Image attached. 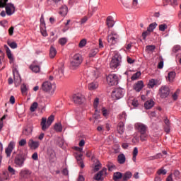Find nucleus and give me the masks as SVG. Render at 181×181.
<instances>
[{
  "mask_svg": "<svg viewBox=\"0 0 181 181\" xmlns=\"http://www.w3.org/2000/svg\"><path fill=\"white\" fill-rule=\"evenodd\" d=\"M83 64V55L81 54H75L70 59V67L71 70H77Z\"/></svg>",
  "mask_w": 181,
  "mask_h": 181,
  "instance_id": "1",
  "label": "nucleus"
},
{
  "mask_svg": "<svg viewBox=\"0 0 181 181\" xmlns=\"http://www.w3.org/2000/svg\"><path fill=\"white\" fill-rule=\"evenodd\" d=\"M122 63V56L118 52H115V55L110 63V66L112 70H115L121 67V64Z\"/></svg>",
  "mask_w": 181,
  "mask_h": 181,
  "instance_id": "2",
  "label": "nucleus"
},
{
  "mask_svg": "<svg viewBox=\"0 0 181 181\" xmlns=\"http://www.w3.org/2000/svg\"><path fill=\"white\" fill-rule=\"evenodd\" d=\"M8 0H0V8H6V13L8 16L13 15L16 8L12 3H8Z\"/></svg>",
  "mask_w": 181,
  "mask_h": 181,
  "instance_id": "3",
  "label": "nucleus"
},
{
  "mask_svg": "<svg viewBox=\"0 0 181 181\" xmlns=\"http://www.w3.org/2000/svg\"><path fill=\"white\" fill-rule=\"evenodd\" d=\"M25 160H26V156L22 152L18 153L14 158V163L18 168H23Z\"/></svg>",
  "mask_w": 181,
  "mask_h": 181,
  "instance_id": "4",
  "label": "nucleus"
},
{
  "mask_svg": "<svg viewBox=\"0 0 181 181\" xmlns=\"http://www.w3.org/2000/svg\"><path fill=\"white\" fill-rule=\"evenodd\" d=\"M54 121V115L49 116L48 119H46L45 117H42L40 123L42 129L43 131H47V129H49V127L52 125Z\"/></svg>",
  "mask_w": 181,
  "mask_h": 181,
  "instance_id": "5",
  "label": "nucleus"
},
{
  "mask_svg": "<svg viewBox=\"0 0 181 181\" xmlns=\"http://www.w3.org/2000/svg\"><path fill=\"white\" fill-rule=\"evenodd\" d=\"M42 88L45 93H48L49 95H53L56 91V86L52 85V83L45 81L42 84Z\"/></svg>",
  "mask_w": 181,
  "mask_h": 181,
  "instance_id": "6",
  "label": "nucleus"
},
{
  "mask_svg": "<svg viewBox=\"0 0 181 181\" xmlns=\"http://www.w3.org/2000/svg\"><path fill=\"white\" fill-rule=\"evenodd\" d=\"M124 94L125 90L121 88H117L112 92V97L115 100H119L120 98H122V97H124Z\"/></svg>",
  "mask_w": 181,
  "mask_h": 181,
  "instance_id": "7",
  "label": "nucleus"
},
{
  "mask_svg": "<svg viewBox=\"0 0 181 181\" xmlns=\"http://www.w3.org/2000/svg\"><path fill=\"white\" fill-rule=\"evenodd\" d=\"M159 94L160 98H168L170 94V89L166 85L162 86L159 89Z\"/></svg>",
  "mask_w": 181,
  "mask_h": 181,
  "instance_id": "8",
  "label": "nucleus"
},
{
  "mask_svg": "<svg viewBox=\"0 0 181 181\" xmlns=\"http://www.w3.org/2000/svg\"><path fill=\"white\" fill-rule=\"evenodd\" d=\"M107 81L109 86H117L118 84V76L115 74H110L107 76Z\"/></svg>",
  "mask_w": 181,
  "mask_h": 181,
  "instance_id": "9",
  "label": "nucleus"
},
{
  "mask_svg": "<svg viewBox=\"0 0 181 181\" xmlns=\"http://www.w3.org/2000/svg\"><path fill=\"white\" fill-rule=\"evenodd\" d=\"M72 100L75 104H83L86 101V98L81 93H76L73 95Z\"/></svg>",
  "mask_w": 181,
  "mask_h": 181,
  "instance_id": "10",
  "label": "nucleus"
},
{
  "mask_svg": "<svg viewBox=\"0 0 181 181\" xmlns=\"http://www.w3.org/2000/svg\"><path fill=\"white\" fill-rule=\"evenodd\" d=\"M134 128H135L136 131H137L140 134H141L143 132H146V131L148 130V126H146L145 124L141 123V122L136 123L134 124Z\"/></svg>",
  "mask_w": 181,
  "mask_h": 181,
  "instance_id": "11",
  "label": "nucleus"
},
{
  "mask_svg": "<svg viewBox=\"0 0 181 181\" xmlns=\"http://www.w3.org/2000/svg\"><path fill=\"white\" fill-rule=\"evenodd\" d=\"M30 175H32V171L26 168L21 170L20 172V177H21V179H23V180L29 179V177H30Z\"/></svg>",
  "mask_w": 181,
  "mask_h": 181,
  "instance_id": "12",
  "label": "nucleus"
},
{
  "mask_svg": "<svg viewBox=\"0 0 181 181\" xmlns=\"http://www.w3.org/2000/svg\"><path fill=\"white\" fill-rule=\"evenodd\" d=\"M4 47L6 48V55L9 59L10 64H13L15 63V58L13 57V54H12V52L7 45H4Z\"/></svg>",
  "mask_w": 181,
  "mask_h": 181,
  "instance_id": "13",
  "label": "nucleus"
},
{
  "mask_svg": "<svg viewBox=\"0 0 181 181\" xmlns=\"http://www.w3.org/2000/svg\"><path fill=\"white\" fill-rule=\"evenodd\" d=\"M30 70L34 73H40V63L37 62V61H34L33 64L30 66Z\"/></svg>",
  "mask_w": 181,
  "mask_h": 181,
  "instance_id": "14",
  "label": "nucleus"
},
{
  "mask_svg": "<svg viewBox=\"0 0 181 181\" xmlns=\"http://www.w3.org/2000/svg\"><path fill=\"white\" fill-rule=\"evenodd\" d=\"M162 82L159 79H150L148 83V88H153L155 86H160Z\"/></svg>",
  "mask_w": 181,
  "mask_h": 181,
  "instance_id": "15",
  "label": "nucleus"
},
{
  "mask_svg": "<svg viewBox=\"0 0 181 181\" xmlns=\"http://www.w3.org/2000/svg\"><path fill=\"white\" fill-rule=\"evenodd\" d=\"M104 175H107V168H103L100 171H99L93 177L95 180H101L103 179V176Z\"/></svg>",
  "mask_w": 181,
  "mask_h": 181,
  "instance_id": "16",
  "label": "nucleus"
},
{
  "mask_svg": "<svg viewBox=\"0 0 181 181\" xmlns=\"http://www.w3.org/2000/svg\"><path fill=\"white\" fill-rule=\"evenodd\" d=\"M40 146V143L37 141H35L32 139H30L28 141V146L29 148H30V149H37V148H39V146Z\"/></svg>",
  "mask_w": 181,
  "mask_h": 181,
  "instance_id": "17",
  "label": "nucleus"
},
{
  "mask_svg": "<svg viewBox=\"0 0 181 181\" xmlns=\"http://www.w3.org/2000/svg\"><path fill=\"white\" fill-rule=\"evenodd\" d=\"M33 132V125L28 124L23 130V135H25V136H29V135H32Z\"/></svg>",
  "mask_w": 181,
  "mask_h": 181,
  "instance_id": "18",
  "label": "nucleus"
},
{
  "mask_svg": "<svg viewBox=\"0 0 181 181\" xmlns=\"http://www.w3.org/2000/svg\"><path fill=\"white\" fill-rule=\"evenodd\" d=\"M54 76L55 78H57V80L62 78V77H63V76H64V71L63 68H59L58 69L54 71Z\"/></svg>",
  "mask_w": 181,
  "mask_h": 181,
  "instance_id": "19",
  "label": "nucleus"
},
{
  "mask_svg": "<svg viewBox=\"0 0 181 181\" xmlns=\"http://www.w3.org/2000/svg\"><path fill=\"white\" fill-rule=\"evenodd\" d=\"M98 88V82L93 81L88 84V89L90 91H94Z\"/></svg>",
  "mask_w": 181,
  "mask_h": 181,
  "instance_id": "20",
  "label": "nucleus"
},
{
  "mask_svg": "<svg viewBox=\"0 0 181 181\" xmlns=\"http://www.w3.org/2000/svg\"><path fill=\"white\" fill-rule=\"evenodd\" d=\"M142 88H144V81H137L134 86V90L137 93H139Z\"/></svg>",
  "mask_w": 181,
  "mask_h": 181,
  "instance_id": "21",
  "label": "nucleus"
},
{
  "mask_svg": "<svg viewBox=\"0 0 181 181\" xmlns=\"http://www.w3.org/2000/svg\"><path fill=\"white\" fill-rule=\"evenodd\" d=\"M116 35L111 34L107 36V42L110 45H115L117 43Z\"/></svg>",
  "mask_w": 181,
  "mask_h": 181,
  "instance_id": "22",
  "label": "nucleus"
},
{
  "mask_svg": "<svg viewBox=\"0 0 181 181\" xmlns=\"http://www.w3.org/2000/svg\"><path fill=\"white\" fill-rule=\"evenodd\" d=\"M56 54H57V49H56L53 45H51L49 48L50 59H54V57H56Z\"/></svg>",
  "mask_w": 181,
  "mask_h": 181,
  "instance_id": "23",
  "label": "nucleus"
},
{
  "mask_svg": "<svg viewBox=\"0 0 181 181\" xmlns=\"http://www.w3.org/2000/svg\"><path fill=\"white\" fill-rule=\"evenodd\" d=\"M68 8L67 6H62L59 8V13L62 15V16H66L67 15Z\"/></svg>",
  "mask_w": 181,
  "mask_h": 181,
  "instance_id": "24",
  "label": "nucleus"
},
{
  "mask_svg": "<svg viewBox=\"0 0 181 181\" xmlns=\"http://www.w3.org/2000/svg\"><path fill=\"white\" fill-rule=\"evenodd\" d=\"M125 160H127V158L124 153H121L117 156V162L120 165H124V163H125Z\"/></svg>",
  "mask_w": 181,
  "mask_h": 181,
  "instance_id": "25",
  "label": "nucleus"
},
{
  "mask_svg": "<svg viewBox=\"0 0 181 181\" xmlns=\"http://www.w3.org/2000/svg\"><path fill=\"white\" fill-rule=\"evenodd\" d=\"M176 78V72L170 71L168 74V81L170 83H173L175 81V78Z\"/></svg>",
  "mask_w": 181,
  "mask_h": 181,
  "instance_id": "26",
  "label": "nucleus"
},
{
  "mask_svg": "<svg viewBox=\"0 0 181 181\" xmlns=\"http://www.w3.org/2000/svg\"><path fill=\"white\" fill-rule=\"evenodd\" d=\"M155 105V102L153 100H147L144 103V107L146 110H151Z\"/></svg>",
  "mask_w": 181,
  "mask_h": 181,
  "instance_id": "27",
  "label": "nucleus"
},
{
  "mask_svg": "<svg viewBox=\"0 0 181 181\" xmlns=\"http://www.w3.org/2000/svg\"><path fill=\"white\" fill-rule=\"evenodd\" d=\"M98 104H100V99L98 98H96L94 100L93 106L95 108V114H98V115L100 114V110H98Z\"/></svg>",
  "mask_w": 181,
  "mask_h": 181,
  "instance_id": "28",
  "label": "nucleus"
},
{
  "mask_svg": "<svg viewBox=\"0 0 181 181\" xmlns=\"http://www.w3.org/2000/svg\"><path fill=\"white\" fill-rule=\"evenodd\" d=\"M113 180L115 181H122V173L116 172L113 174Z\"/></svg>",
  "mask_w": 181,
  "mask_h": 181,
  "instance_id": "29",
  "label": "nucleus"
},
{
  "mask_svg": "<svg viewBox=\"0 0 181 181\" xmlns=\"http://www.w3.org/2000/svg\"><path fill=\"white\" fill-rule=\"evenodd\" d=\"M132 177V173L127 171L122 174V181H127L129 180Z\"/></svg>",
  "mask_w": 181,
  "mask_h": 181,
  "instance_id": "30",
  "label": "nucleus"
},
{
  "mask_svg": "<svg viewBox=\"0 0 181 181\" xmlns=\"http://www.w3.org/2000/svg\"><path fill=\"white\" fill-rule=\"evenodd\" d=\"M127 117L128 115H127V112L124 111L118 115L117 118L121 121V122H123L124 121H127Z\"/></svg>",
  "mask_w": 181,
  "mask_h": 181,
  "instance_id": "31",
  "label": "nucleus"
},
{
  "mask_svg": "<svg viewBox=\"0 0 181 181\" xmlns=\"http://www.w3.org/2000/svg\"><path fill=\"white\" fill-rule=\"evenodd\" d=\"M124 122H120L118 123L117 124V132L118 134H119L120 135H122L124 134Z\"/></svg>",
  "mask_w": 181,
  "mask_h": 181,
  "instance_id": "32",
  "label": "nucleus"
},
{
  "mask_svg": "<svg viewBox=\"0 0 181 181\" xmlns=\"http://www.w3.org/2000/svg\"><path fill=\"white\" fill-rule=\"evenodd\" d=\"M115 23L114 22V18H112V16H108L107 18V25L108 28H112Z\"/></svg>",
  "mask_w": 181,
  "mask_h": 181,
  "instance_id": "33",
  "label": "nucleus"
},
{
  "mask_svg": "<svg viewBox=\"0 0 181 181\" xmlns=\"http://www.w3.org/2000/svg\"><path fill=\"white\" fill-rule=\"evenodd\" d=\"M29 90V88L26 86V84L23 83L21 86V90L23 95H28V90Z\"/></svg>",
  "mask_w": 181,
  "mask_h": 181,
  "instance_id": "34",
  "label": "nucleus"
},
{
  "mask_svg": "<svg viewBox=\"0 0 181 181\" xmlns=\"http://www.w3.org/2000/svg\"><path fill=\"white\" fill-rule=\"evenodd\" d=\"M54 128V130H55L57 132H62V131H63V126L62 125L61 123H57V124H55Z\"/></svg>",
  "mask_w": 181,
  "mask_h": 181,
  "instance_id": "35",
  "label": "nucleus"
},
{
  "mask_svg": "<svg viewBox=\"0 0 181 181\" xmlns=\"http://www.w3.org/2000/svg\"><path fill=\"white\" fill-rule=\"evenodd\" d=\"M38 105L39 104H37V102H34L30 107V111H31V112H35L37 109Z\"/></svg>",
  "mask_w": 181,
  "mask_h": 181,
  "instance_id": "36",
  "label": "nucleus"
},
{
  "mask_svg": "<svg viewBox=\"0 0 181 181\" xmlns=\"http://www.w3.org/2000/svg\"><path fill=\"white\" fill-rule=\"evenodd\" d=\"M140 139L141 141V142H144L145 141L148 140V134H146V132H143V133H140Z\"/></svg>",
  "mask_w": 181,
  "mask_h": 181,
  "instance_id": "37",
  "label": "nucleus"
},
{
  "mask_svg": "<svg viewBox=\"0 0 181 181\" xmlns=\"http://www.w3.org/2000/svg\"><path fill=\"white\" fill-rule=\"evenodd\" d=\"M156 26H158V23H152L149 25V26L147 28V29L149 30L150 32H153V30H155V29H156Z\"/></svg>",
  "mask_w": 181,
  "mask_h": 181,
  "instance_id": "38",
  "label": "nucleus"
},
{
  "mask_svg": "<svg viewBox=\"0 0 181 181\" xmlns=\"http://www.w3.org/2000/svg\"><path fill=\"white\" fill-rule=\"evenodd\" d=\"M136 156H138V147H134L133 150V161L136 162Z\"/></svg>",
  "mask_w": 181,
  "mask_h": 181,
  "instance_id": "39",
  "label": "nucleus"
},
{
  "mask_svg": "<svg viewBox=\"0 0 181 181\" xmlns=\"http://www.w3.org/2000/svg\"><path fill=\"white\" fill-rule=\"evenodd\" d=\"M102 113L103 117L105 118H108V117H110V110H107L105 107L102 109Z\"/></svg>",
  "mask_w": 181,
  "mask_h": 181,
  "instance_id": "40",
  "label": "nucleus"
},
{
  "mask_svg": "<svg viewBox=\"0 0 181 181\" xmlns=\"http://www.w3.org/2000/svg\"><path fill=\"white\" fill-rule=\"evenodd\" d=\"M97 53H98V49L95 48L93 49H91L89 53V57H94Z\"/></svg>",
  "mask_w": 181,
  "mask_h": 181,
  "instance_id": "41",
  "label": "nucleus"
},
{
  "mask_svg": "<svg viewBox=\"0 0 181 181\" xmlns=\"http://www.w3.org/2000/svg\"><path fill=\"white\" fill-rule=\"evenodd\" d=\"M141 71L136 72L134 74L132 75V80L133 81L138 80V78L141 77Z\"/></svg>",
  "mask_w": 181,
  "mask_h": 181,
  "instance_id": "42",
  "label": "nucleus"
},
{
  "mask_svg": "<svg viewBox=\"0 0 181 181\" xmlns=\"http://www.w3.org/2000/svg\"><path fill=\"white\" fill-rule=\"evenodd\" d=\"M107 168L110 172H112V170H115L116 168L115 165L112 164V163H109L107 165Z\"/></svg>",
  "mask_w": 181,
  "mask_h": 181,
  "instance_id": "43",
  "label": "nucleus"
},
{
  "mask_svg": "<svg viewBox=\"0 0 181 181\" xmlns=\"http://www.w3.org/2000/svg\"><path fill=\"white\" fill-rule=\"evenodd\" d=\"M86 45H87V40L83 39L80 41L78 44V47H80V49H83V47H84Z\"/></svg>",
  "mask_w": 181,
  "mask_h": 181,
  "instance_id": "44",
  "label": "nucleus"
},
{
  "mask_svg": "<svg viewBox=\"0 0 181 181\" xmlns=\"http://www.w3.org/2000/svg\"><path fill=\"white\" fill-rule=\"evenodd\" d=\"M40 28H46V23H45V17L43 15L41 16Z\"/></svg>",
  "mask_w": 181,
  "mask_h": 181,
  "instance_id": "45",
  "label": "nucleus"
},
{
  "mask_svg": "<svg viewBox=\"0 0 181 181\" xmlns=\"http://www.w3.org/2000/svg\"><path fill=\"white\" fill-rule=\"evenodd\" d=\"M151 31H150V30H148V28H147V30H146V31H144V32L142 33L141 36H142L144 40H146L147 36H149V35H151Z\"/></svg>",
  "mask_w": 181,
  "mask_h": 181,
  "instance_id": "46",
  "label": "nucleus"
},
{
  "mask_svg": "<svg viewBox=\"0 0 181 181\" xmlns=\"http://www.w3.org/2000/svg\"><path fill=\"white\" fill-rule=\"evenodd\" d=\"M59 43L61 45V46H64L66 43H67V38L66 37H62L59 40Z\"/></svg>",
  "mask_w": 181,
  "mask_h": 181,
  "instance_id": "47",
  "label": "nucleus"
},
{
  "mask_svg": "<svg viewBox=\"0 0 181 181\" xmlns=\"http://www.w3.org/2000/svg\"><path fill=\"white\" fill-rule=\"evenodd\" d=\"M8 45L11 49H16L18 47V44L16 42H8Z\"/></svg>",
  "mask_w": 181,
  "mask_h": 181,
  "instance_id": "48",
  "label": "nucleus"
},
{
  "mask_svg": "<svg viewBox=\"0 0 181 181\" xmlns=\"http://www.w3.org/2000/svg\"><path fill=\"white\" fill-rule=\"evenodd\" d=\"M166 29H168V25L161 24L159 25V30H160V32H165V30H166Z\"/></svg>",
  "mask_w": 181,
  "mask_h": 181,
  "instance_id": "49",
  "label": "nucleus"
},
{
  "mask_svg": "<svg viewBox=\"0 0 181 181\" xmlns=\"http://www.w3.org/2000/svg\"><path fill=\"white\" fill-rule=\"evenodd\" d=\"M155 49H156V47H155V45H147L146 47V49H147L148 52H153Z\"/></svg>",
  "mask_w": 181,
  "mask_h": 181,
  "instance_id": "50",
  "label": "nucleus"
},
{
  "mask_svg": "<svg viewBox=\"0 0 181 181\" xmlns=\"http://www.w3.org/2000/svg\"><path fill=\"white\" fill-rule=\"evenodd\" d=\"M13 151V150H11V148H8V147L6 148L5 153L6 154L7 158H9L11 156Z\"/></svg>",
  "mask_w": 181,
  "mask_h": 181,
  "instance_id": "51",
  "label": "nucleus"
},
{
  "mask_svg": "<svg viewBox=\"0 0 181 181\" xmlns=\"http://www.w3.org/2000/svg\"><path fill=\"white\" fill-rule=\"evenodd\" d=\"M15 145H16V143L15 141H10V143L8 144L7 148L11 149L13 151V149H15Z\"/></svg>",
  "mask_w": 181,
  "mask_h": 181,
  "instance_id": "52",
  "label": "nucleus"
},
{
  "mask_svg": "<svg viewBox=\"0 0 181 181\" xmlns=\"http://www.w3.org/2000/svg\"><path fill=\"white\" fill-rule=\"evenodd\" d=\"M40 29L42 36H45V37L47 36V32H46V27H44V28L40 27Z\"/></svg>",
  "mask_w": 181,
  "mask_h": 181,
  "instance_id": "53",
  "label": "nucleus"
},
{
  "mask_svg": "<svg viewBox=\"0 0 181 181\" xmlns=\"http://www.w3.org/2000/svg\"><path fill=\"white\" fill-rule=\"evenodd\" d=\"M100 168H101V163H100V162H98L94 167V171L98 172Z\"/></svg>",
  "mask_w": 181,
  "mask_h": 181,
  "instance_id": "54",
  "label": "nucleus"
},
{
  "mask_svg": "<svg viewBox=\"0 0 181 181\" xmlns=\"http://www.w3.org/2000/svg\"><path fill=\"white\" fill-rule=\"evenodd\" d=\"M166 173H167L166 170H165L163 168H161V169H160V170H158L157 171V174L159 175H166Z\"/></svg>",
  "mask_w": 181,
  "mask_h": 181,
  "instance_id": "55",
  "label": "nucleus"
},
{
  "mask_svg": "<svg viewBox=\"0 0 181 181\" xmlns=\"http://www.w3.org/2000/svg\"><path fill=\"white\" fill-rule=\"evenodd\" d=\"M19 146H25L26 145V139H22L19 142H18Z\"/></svg>",
  "mask_w": 181,
  "mask_h": 181,
  "instance_id": "56",
  "label": "nucleus"
},
{
  "mask_svg": "<svg viewBox=\"0 0 181 181\" xmlns=\"http://www.w3.org/2000/svg\"><path fill=\"white\" fill-rule=\"evenodd\" d=\"M8 170L9 173H11V175H15V173H16L15 169H13V168H12L11 165L8 166Z\"/></svg>",
  "mask_w": 181,
  "mask_h": 181,
  "instance_id": "57",
  "label": "nucleus"
},
{
  "mask_svg": "<svg viewBox=\"0 0 181 181\" xmlns=\"http://www.w3.org/2000/svg\"><path fill=\"white\" fill-rule=\"evenodd\" d=\"M164 123L165 124V127H170V121H169L168 117L164 118Z\"/></svg>",
  "mask_w": 181,
  "mask_h": 181,
  "instance_id": "58",
  "label": "nucleus"
},
{
  "mask_svg": "<svg viewBox=\"0 0 181 181\" xmlns=\"http://www.w3.org/2000/svg\"><path fill=\"white\" fill-rule=\"evenodd\" d=\"M32 159H33V160H37V159H39V157L37 156V153L35 152L32 155Z\"/></svg>",
  "mask_w": 181,
  "mask_h": 181,
  "instance_id": "59",
  "label": "nucleus"
},
{
  "mask_svg": "<svg viewBox=\"0 0 181 181\" xmlns=\"http://www.w3.org/2000/svg\"><path fill=\"white\" fill-rule=\"evenodd\" d=\"M132 105H133V107H138V105H139V103L136 100L134 99L132 100Z\"/></svg>",
  "mask_w": 181,
  "mask_h": 181,
  "instance_id": "60",
  "label": "nucleus"
},
{
  "mask_svg": "<svg viewBox=\"0 0 181 181\" xmlns=\"http://www.w3.org/2000/svg\"><path fill=\"white\" fill-rule=\"evenodd\" d=\"M87 21H88V18H87V16L83 17L81 20V25H83V24L86 23V22H87Z\"/></svg>",
  "mask_w": 181,
  "mask_h": 181,
  "instance_id": "61",
  "label": "nucleus"
},
{
  "mask_svg": "<svg viewBox=\"0 0 181 181\" xmlns=\"http://www.w3.org/2000/svg\"><path fill=\"white\" fill-rule=\"evenodd\" d=\"M62 174H63L64 176H69V170H68L67 168L63 169V170H62Z\"/></svg>",
  "mask_w": 181,
  "mask_h": 181,
  "instance_id": "62",
  "label": "nucleus"
},
{
  "mask_svg": "<svg viewBox=\"0 0 181 181\" xmlns=\"http://www.w3.org/2000/svg\"><path fill=\"white\" fill-rule=\"evenodd\" d=\"M179 50H180V45H175L174 47H173V52L175 53H176V52H179Z\"/></svg>",
  "mask_w": 181,
  "mask_h": 181,
  "instance_id": "63",
  "label": "nucleus"
},
{
  "mask_svg": "<svg viewBox=\"0 0 181 181\" xmlns=\"http://www.w3.org/2000/svg\"><path fill=\"white\" fill-rule=\"evenodd\" d=\"M158 69H163V60H161L160 62H158Z\"/></svg>",
  "mask_w": 181,
  "mask_h": 181,
  "instance_id": "64",
  "label": "nucleus"
}]
</instances>
